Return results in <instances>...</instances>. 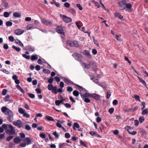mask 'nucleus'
I'll return each instance as SVG.
<instances>
[{
  "instance_id": "1",
  "label": "nucleus",
  "mask_w": 148,
  "mask_h": 148,
  "mask_svg": "<svg viewBox=\"0 0 148 148\" xmlns=\"http://www.w3.org/2000/svg\"><path fill=\"white\" fill-rule=\"evenodd\" d=\"M2 112L8 116L7 119L10 122H12L13 119V114L9 109L3 106L1 108Z\"/></svg>"
},
{
  "instance_id": "2",
  "label": "nucleus",
  "mask_w": 148,
  "mask_h": 148,
  "mask_svg": "<svg viewBox=\"0 0 148 148\" xmlns=\"http://www.w3.org/2000/svg\"><path fill=\"white\" fill-rule=\"evenodd\" d=\"M65 29V28L64 27L62 26H58L56 29V31L58 33L64 36V35Z\"/></svg>"
},
{
  "instance_id": "3",
  "label": "nucleus",
  "mask_w": 148,
  "mask_h": 148,
  "mask_svg": "<svg viewBox=\"0 0 148 148\" xmlns=\"http://www.w3.org/2000/svg\"><path fill=\"white\" fill-rule=\"evenodd\" d=\"M7 134H9L13 135L15 134V130L13 126L11 125H8V129L6 131Z\"/></svg>"
},
{
  "instance_id": "4",
  "label": "nucleus",
  "mask_w": 148,
  "mask_h": 148,
  "mask_svg": "<svg viewBox=\"0 0 148 148\" xmlns=\"http://www.w3.org/2000/svg\"><path fill=\"white\" fill-rule=\"evenodd\" d=\"M19 113L23 115V116L26 118H29L30 117L29 114L27 113L24 109L22 108H19Z\"/></svg>"
},
{
  "instance_id": "5",
  "label": "nucleus",
  "mask_w": 148,
  "mask_h": 148,
  "mask_svg": "<svg viewBox=\"0 0 148 148\" xmlns=\"http://www.w3.org/2000/svg\"><path fill=\"white\" fill-rule=\"evenodd\" d=\"M119 7L120 10H123L126 8V0H122L121 2L118 3Z\"/></svg>"
},
{
  "instance_id": "6",
  "label": "nucleus",
  "mask_w": 148,
  "mask_h": 148,
  "mask_svg": "<svg viewBox=\"0 0 148 148\" xmlns=\"http://www.w3.org/2000/svg\"><path fill=\"white\" fill-rule=\"evenodd\" d=\"M73 56L76 60L80 61L82 63V60L83 58L82 56L79 54H78L76 53H74L73 54Z\"/></svg>"
},
{
  "instance_id": "7",
  "label": "nucleus",
  "mask_w": 148,
  "mask_h": 148,
  "mask_svg": "<svg viewBox=\"0 0 148 148\" xmlns=\"http://www.w3.org/2000/svg\"><path fill=\"white\" fill-rule=\"evenodd\" d=\"M12 79L14 81L15 83L17 84L16 85V87L18 89V77L16 75H14L12 76Z\"/></svg>"
},
{
  "instance_id": "8",
  "label": "nucleus",
  "mask_w": 148,
  "mask_h": 148,
  "mask_svg": "<svg viewBox=\"0 0 148 148\" xmlns=\"http://www.w3.org/2000/svg\"><path fill=\"white\" fill-rule=\"evenodd\" d=\"M63 19L64 21L66 23H69L71 22L72 19L69 17H67L66 16L63 15Z\"/></svg>"
},
{
  "instance_id": "9",
  "label": "nucleus",
  "mask_w": 148,
  "mask_h": 148,
  "mask_svg": "<svg viewBox=\"0 0 148 148\" xmlns=\"http://www.w3.org/2000/svg\"><path fill=\"white\" fill-rule=\"evenodd\" d=\"M41 21L42 23L47 25H51L52 24V22L43 18L41 19Z\"/></svg>"
},
{
  "instance_id": "10",
  "label": "nucleus",
  "mask_w": 148,
  "mask_h": 148,
  "mask_svg": "<svg viewBox=\"0 0 148 148\" xmlns=\"http://www.w3.org/2000/svg\"><path fill=\"white\" fill-rule=\"evenodd\" d=\"M64 81L68 85L71 84L72 85H75V84L73 82L68 79L64 78Z\"/></svg>"
},
{
  "instance_id": "11",
  "label": "nucleus",
  "mask_w": 148,
  "mask_h": 148,
  "mask_svg": "<svg viewBox=\"0 0 148 148\" xmlns=\"http://www.w3.org/2000/svg\"><path fill=\"white\" fill-rule=\"evenodd\" d=\"M23 141H26V144L27 145L31 144V140L30 138L29 137L26 138L25 139H23Z\"/></svg>"
},
{
  "instance_id": "12",
  "label": "nucleus",
  "mask_w": 148,
  "mask_h": 148,
  "mask_svg": "<svg viewBox=\"0 0 148 148\" xmlns=\"http://www.w3.org/2000/svg\"><path fill=\"white\" fill-rule=\"evenodd\" d=\"M89 133L92 136H96L97 137H100V135L98 134L95 131H90Z\"/></svg>"
},
{
  "instance_id": "13",
  "label": "nucleus",
  "mask_w": 148,
  "mask_h": 148,
  "mask_svg": "<svg viewBox=\"0 0 148 148\" xmlns=\"http://www.w3.org/2000/svg\"><path fill=\"white\" fill-rule=\"evenodd\" d=\"M132 5L130 3H127L126 1V7L128 9V10H127L128 11H132Z\"/></svg>"
},
{
  "instance_id": "14",
  "label": "nucleus",
  "mask_w": 148,
  "mask_h": 148,
  "mask_svg": "<svg viewBox=\"0 0 148 148\" xmlns=\"http://www.w3.org/2000/svg\"><path fill=\"white\" fill-rule=\"evenodd\" d=\"M88 64L90 67L91 66L93 69H95L96 68V65L94 61H91Z\"/></svg>"
},
{
  "instance_id": "15",
  "label": "nucleus",
  "mask_w": 148,
  "mask_h": 148,
  "mask_svg": "<svg viewBox=\"0 0 148 148\" xmlns=\"http://www.w3.org/2000/svg\"><path fill=\"white\" fill-rule=\"evenodd\" d=\"M25 49L29 51H32V52H34L35 50L34 47L33 46L30 45L27 46Z\"/></svg>"
},
{
  "instance_id": "16",
  "label": "nucleus",
  "mask_w": 148,
  "mask_h": 148,
  "mask_svg": "<svg viewBox=\"0 0 148 148\" xmlns=\"http://www.w3.org/2000/svg\"><path fill=\"white\" fill-rule=\"evenodd\" d=\"M36 28V27H35L33 24H29L28 25L27 27V30H30L31 29H34Z\"/></svg>"
},
{
  "instance_id": "17",
  "label": "nucleus",
  "mask_w": 148,
  "mask_h": 148,
  "mask_svg": "<svg viewBox=\"0 0 148 148\" xmlns=\"http://www.w3.org/2000/svg\"><path fill=\"white\" fill-rule=\"evenodd\" d=\"M91 97H92L96 100H99L100 99L99 96V95L95 94L93 93L91 94Z\"/></svg>"
},
{
  "instance_id": "18",
  "label": "nucleus",
  "mask_w": 148,
  "mask_h": 148,
  "mask_svg": "<svg viewBox=\"0 0 148 148\" xmlns=\"http://www.w3.org/2000/svg\"><path fill=\"white\" fill-rule=\"evenodd\" d=\"M80 95L82 97H86V98H88L89 97H91V94H88L87 92L85 93L84 95H83L81 93L80 94Z\"/></svg>"
},
{
  "instance_id": "19",
  "label": "nucleus",
  "mask_w": 148,
  "mask_h": 148,
  "mask_svg": "<svg viewBox=\"0 0 148 148\" xmlns=\"http://www.w3.org/2000/svg\"><path fill=\"white\" fill-rule=\"evenodd\" d=\"M12 13V12L11 11L9 12H5L3 13V16L5 18H8L9 17L10 14Z\"/></svg>"
},
{
  "instance_id": "20",
  "label": "nucleus",
  "mask_w": 148,
  "mask_h": 148,
  "mask_svg": "<svg viewBox=\"0 0 148 148\" xmlns=\"http://www.w3.org/2000/svg\"><path fill=\"white\" fill-rule=\"evenodd\" d=\"M38 58V56L36 55H32V56L31 59L32 61L37 60Z\"/></svg>"
},
{
  "instance_id": "21",
  "label": "nucleus",
  "mask_w": 148,
  "mask_h": 148,
  "mask_svg": "<svg viewBox=\"0 0 148 148\" xmlns=\"http://www.w3.org/2000/svg\"><path fill=\"white\" fill-rule=\"evenodd\" d=\"M45 119L49 121H54V120L53 119V118L51 116H49L48 115H46L45 116Z\"/></svg>"
},
{
  "instance_id": "22",
  "label": "nucleus",
  "mask_w": 148,
  "mask_h": 148,
  "mask_svg": "<svg viewBox=\"0 0 148 148\" xmlns=\"http://www.w3.org/2000/svg\"><path fill=\"white\" fill-rule=\"evenodd\" d=\"M97 84L101 86L104 90L106 88L107 86L105 84L103 83H99Z\"/></svg>"
},
{
  "instance_id": "23",
  "label": "nucleus",
  "mask_w": 148,
  "mask_h": 148,
  "mask_svg": "<svg viewBox=\"0 0 148 148\" xmlns=\"http://www.w3.org/2000/svg\"><path fill=\"white\" fill-rule=\"evenodd\" d=\"M73 47H77L79 45L78 42L77 41H74L73 42Z\"/></svg>"
},
{
  "instance_id": "24",
  "label": "nucleus",
  "mask_w": 148,
  "mask_h": 148,
  "mask_svg": "<svg viewBox=\"0 0 148 148\" xmlns=\"http://www.w3.org/2000/svg\"><path fill=\"white\" fill-rule=\"evenodd\" d=\"M57 87L56 86H54L53 87V88L52 90V92L54 93L55 94H56L58 93V92L57 91Z\"/></svg>"
},
{
  "instance_id": "25",
  "label": "nucleus",
  "mask_w": 148,
  "mask_h": 148,
  "mask_svg": "<svg viewBox=\"0 0 148 148\" xmlns=\"http://www.w3.org/2000/svg\"><path fill=\"white\" fill-rule=\"evenodd\" d=\"M114 15L116 17H118L120 19H121L123 18V16H122L119 13H116L114 14Z\"/></svg>"
},
{
  "instance_id": "26",
  "label": "nucleus",
  "mask_w": 148,
  "mask_h": 148,
  "mask_svg": "<svg viewBox=\"0 0 148 148\" xmlns=\"http://www.w3.org/2000/svg\"><path fill=\"white\" fill-rule=\"evenodd\" d=\"M82 98V99L86 103H90V100L88 98L84 97Z\"/></svg>"
},
{
  "instance_id": "27",
  "label": "nucleus",
  "mask_w": 148,
  "mask_h": 148,
  "mask_svg": "<svg viewBox=\"0 0 148 148\" xmlns=\"http://www.w3.org/2000/svg\"><path fill=\"white\" fill-rule=\"evenodd\" d=\"M79 124L77 123H75L74 124V125L73 126V129L75 130V128H79Z\"/></svg>"
},
{
  "instance_id": "28",
  "label": "nucleus",
  "mask_w": 148,
  "mask_h": 148,
  "mask_svg": "<svg viewBox=\"0 0 148 148\" xmlns=\"http://www.w3.org/2000/svg\"><path fill=\"white\" fill-rule=\"evenodd\" d=\"M9 125L7 124H4L2 125V126L3 128L5 130L7 131L8 129Z\"/></svg>"
},
{
  "instance_id": "29",
  "label": "nucleus",
  "mask_w": 148,
  "mask_h": 148,
  "mask_svg": "<svg viewBox=\"0 0 148 148\" xmlns=\"http://www.w3.org/2000/svg\"><path fill=\"white\" fill-rule=\"evenodd\" d=\"M67 45L70 46L71 47H73V42L70 40L66 42Z\"/></svg>"
},
{
  "instance_id": "30",
  "label": "nucleus",
  "mask_w": 148,
  "mask_h": 148,
  "mask_svg": "<svg viewBox=\"0 0 148 148\" xmlns=\"http://www.w3.org/2000/svg\"><path fill=\"white\" fill-rule=\"evenodd\" d=\"M84 54L88 57H91L90 52L87 50H85L84 51Z\"/></svg>"
},
{
  "instance_id": "31",
  "label": "nucleus",
  "mask_w": 148,
  "mask_h": 148,
  "mask_svg": "<svg viewBox=\"0 0 148 148\" xmlns=\"http://www.w3.org/2000/svg\"><path fill=\"white\" fill-rule=\"evenodd\" d=\"M82 66L85 69H89L90 67L89 65V64L86 65L84 63H82Z\"/></svg>"
},
{
  "instance_id": "32",
  "label": "nucleus",
  "mask_w": 148,
  "mask_h": 148,
  "mask_svg": "<svg viewBox=\"0 0 148 148\" xmlns=\"http://www.w3.org/2000/svg\"><path fill=\"white\" fill-rule=\"evenodd\" d=\"M27 145L25 142H24L21 143L19 146L20 147H26Z\"/></svg>"
},
{
  "instance_id": "33",
  "label": "nucleus",
  "mask_w": 148,
  "mask_h": 148,
  "mask_svg": "<svg viewBox=\"0 0 148 148\" xmlns=\"http://www.w3.org/2000/svg\"><path fill=\"white\" fill-rule=\"evenodd\" d=\"M69 12L72 14L74 15L75 14L76 12L75 10L72 8H70L69 10Z\"/></svg>"
},
{
  "instance_id": "34",
  "label": "nucleus",
  "mask_w": 148,
  "mask_h": 148,
  "mask_svg": "<svg viewBox=\"0 0 148 148\" xmlns=\"http://www.w3.org/2000/svg\"><path fill=\"white\" fill-rule=\"evenodd\" d=\"M79 93L77 90H74L73 92V94L75 97H77L79 95Z\"/></svg>"
},
{
  "instance_id": "35",
  "label": "nucleus",
  "mask_w": 148,
  "mask_h": 148,
  "mask_svg": "<svg viewBox=\"0 0 148 148\" xmlns=\"http://www.w3.org/2000/svg\"><path fill=\"white\" fill-rule=\"evenodd\" d=\"M93 41L94 43L97 45L99 47V45L97 40H96L94 37H92Z\"/></svg>"
},
{
  "instance_id": "36",
  "label": "nucleus",
  "mask_w": 148,
  "mask_h": 148,
  "mask_svg": "<svg viewBox=\"0 0 148 148\" xmlns=\"http://www.w3.org/2000/svg\"><path fill=\"white\" fill-rule=\"evenodd\" d=\"M53 87V86L52 84H49L47 86L48 89L49 90H51Z\"/></svg>"
},
{
  "instance_id": "37",
  "label": "nucleus",
  "mask_w": 148,
  "mask_h": 148,
  "mask_svg": "<svg viewBox=\"0 0 148 148\" xmlns=\"http://www.w3.org/2000/svg\"><path fill=\"white\" fill-rule=\"evenodd\" d=\"M148 111L147 109H146L143 110L142 111V114L145 115L148 114Z\"/></svg>"
},
{
  "instance_id": "38",
  "label": "nucleus",
  "mask_w": 148,
  "mask_h": 148,
  "mask_svg": "<svg viewBox=\"0 0 148 148\" xmlns=\"http://www.w3.org/2000/svg\"><path fill=\"white\" fill-rule=\"evenodd\" d=\"M53 134L55 136V137L56 138H58L59 136V135L58 133H57L56 131L54 132L53 133Z\"/></svg>"
},
{
  "instance_id": "39",
  "label": "nucleus",
  "mask_w": 148,
  "mask_h": 148,
  "mask_svg": "<svg viewBox=\"0 0 148 148\" xmlns=\"http://www.w3.org/2000/svg\"><path fill=\"white\" fill-rule=\"evenodd\" d=\"M19 135L21 137V140H22L23 139H25V134L23 133H20L19 134Z\"/></svg>"
},
{
  "instance_id": "40",
  "label": "nucleus",
  "mask_w": 148,
  "mask_h": 148,
  "mask_svg": "<svg viewBox=\"0 0 148 148\" xmlns=\"http://www.w3.org/2000/svg\"><path fill=\"white\" fill-rule=\"evenodd\" d=\"M92 2L95 5L97 8H99L100 7V5L98 2H96L95 1H93Z\"/></svg>"
},
{
  "instance_id": "41",
  "label": "nucleus",
  "mask_w": 148,
  "mask_h": 148,
  "mask_svg": "<svg viewBox=\"0 0 148 148\" xmlns=\"http://www.w3.org/2000/svg\"><path fill=\"white\" fill-rule=\"evenodd\" d=\"M40 137L43 139L45 138H46V134L44 133H41L40 135Z\"/></svg>"
},
{
  "instance_id": "42",
  "label": "nucleus",
  "mask_w": 148,
  "mask_h": 148,
  "mask_svg": "<svg viewBox=\"0 0 148 148\" xmlns=\"http://www.w3.org/2000/svg\"><path fill=\"white\" fill-rule=\"evenodd\" d=\"M12 24V23L10 21H7L6 23V25L8 27L11 26Z\"/></svg>"
},
{
  "instance_id": "43",
  "label": "nucleus",
  "mask_w": 148,
  "mask_h": 148,
  "mask_svg": "<svg viewBox=\"0 0 148 148\" xmlns=\"http://www.w3.org/2000/svg\"><path fill=\"white\" fill-rule=\"evenodd\" d=\"M28 95L32 99H34L35 97V95L34 94L31 93H28Z\"/></svg>"
},
{
  "instance_id": "44",
  "label": "nucleus",
  "mask_w": 148,
  "mask_h": 148,
  "mask_svg": "<svg viewBox=\"0 0 148 148\" xmlns=\"http://www.w3.org/2000/svg\"><path fill=\"white\" fill-rule=\"evenodd\" d=\"M145 119L143 116H141L139 118V121L140 123H142L144 121Z\"/></svg>"
},
{
  "instance_id": "45",
  "label": "nucleus",
  "mask_w": 148,
  "mask_h": 148,
  "mask_svg": "<svg viewBox=\"0 0 148 148\" xmlns=\"http://www.w3.org/2000/svg\"><path fill=\"white\" fill-rule=\"evenodd\" d=\"M8 39L10 41L12 42H13L14 40V38L12 36H9L8 37Z\"/></svg>"
},
{
  "instance_id": "46",
  "label": "nucleus",
  "mask_w": 148,
  "mask_h": 148,
  "mask_svg": "<svg viewBox=\"0 0 148 148\" xmlns=\"http://www.w3.org/2000/svg\"><path fill=\"white\" fill-rule=\"evenodd\" d=\"M75 85L77 87L78 89L80 90V91H82L83 90V87H81V86H80L79 85L77 84H75Z\"/></svg>"
},
{
  "instance_id": "47",
  "label": "nucleus",
  "mask_w": 148,
  "mask_h": 148,
  "mask_svg": "<svg viewBox=\"0 0 148 148\" xmlns=\"http://www.w3.org/2000/svg\"><path fill=\"white\" fill-rule=\"evenodd\" d=\"M25 129L27 130H31V127L29 125L27 124L25 126Z\"/></svg>"
},
{
  "instance_id": "48",
  "label": "nucleus",
  "mask_w": 148,
  "mask_h": 148,
  "mask_svg": "<svg viewBox=\"0 0 148 148\" xmlns=\"http://www.w3.org/2000/svg\"><path fill=\"white\" fill-rule=\"evenodd\" d=\"M14 142L16 143H18V137L17 136L15 137L14 140Z\"/></svg>"
},
{
  "instance_id": "49",
  "label": "nucleus",
  "mask_w": 148,
  "mask_h": 148,
  "mask_svg": "<svg viewBox=\"0 0 148 148\" xmlns=\"http://www.w3.org/2000/svg\"><path fill=\"white\" fill-rule=\"evenodd\" d=\"M23 56L27 59L29 60L30 58V56L29 55H27L25 54H23Z\"/></svg>"
},
{
  "instance_id": "50",
  "label": "nucleus",
  "mask_w": 148,
  "mask_h": 148,
  "mask_svg": "<svg viewBox=\"0 0 148 148\" xmlns=\"http://www.w3.org/2000/svg\"><path fill=\"white\" fill-rule=\"evenodd\" d=\"M114 108H111L108 110V112L110 114H112L114 111Z\"/></svg>"
},
{
  "instance_id": "51",
  "label": "nucleus",
  "mask_w": 148,
  "mask_h": 148,
  "mask_svg": "<svg viewBox=\"0 0 148 148\" xmlns=\"http://www.w3.org/2000/svg\"><path fill=\"white\" fill-rule=\"evenodd\" d=\"M10 97V96L8 95L5 97V98H4V100L5 101H7L9 100Z\"/></svg>"
},
{
  "instance_id": "52",
  "label": "nucleus",
  "mask_w": 148,
  "mask_h": 148,
  "mask_svg": "<svg viewBox=\"0 0 148 148\" xmlns=\"http://www.w3.org/2000/svg\"><path fill=\"white\" fill-rule=\"evenodd\" d=\"M13 137L14 136H9L7 138L6 140L8 141H9L13 138Z\"/></svg>"
},
{
  "instance_id": "53",
  "label": "nucleus",
  "mask_w": 148,
  "mask_h": 148,
  "mask_svg": "<svg viewBox=\"0 0 148 148\" xmlns=\"http://www.w3.org/2000/svg\"><path fill=\"white\" fill-rule=\"evenodd\" d=\"M65 137L67 138H68L71 137V135L68 133H66L65 134Z\"/></svg>"
},
{
  "instance_id": "54",
  "label": "nucleus",
  "mask_w": 148,
  "mask_h": 148,
  "mask_svg": "<svg viewBox=\"0 0 148 148\" xmlns=\"http://www.w3.org/2000/svg\"><path fill=\"white\" fill-rule=\"evenodd\" d=\"M76 6L80 10H82V7L80 4H77L76 5Z\"/></svg>"
},
{
  "instance_id": "55",
  "label": "nucleus",
  "mask_w": 148,
  "mask_h": 148,
  "mask_svg": "<svg viewBox=\"0 0 148 148\" xmlns=\"http://www.w3.org/2000/svg\"><path fill=\"white\" fill-rule=\"evenodd\" d=\"M65 145L64 143H61L59 144V148H63Z\"/></svg>"
},
{
  "instance_id": "56",
  "label": "nucleus",
  "mask_w": 148,
  "mask_h": 148,
  "mask_svg": "<svg viewBox=\"0 0 148 148\" xmlns=\"http://www.w3.org/2000/svg\"><path fill=\"white\" fill-rule=\"evenodd\" d=\"M134 97L136 101H140L139 97V96L136 95H134Z\"/></svg>"
},
{
  "instance_id": "57",
  "label": "nucleus",
  "mask_w": 148,
  "mask_h": 148,
  "mask_svg": "<svg viewBox=\"0 0 148 148\" xmlns=\"http://www.w3.org/2000/svg\"><path fill=\"white\" fill-rule=\"evenodd\" d=\"M64 105L66 108H70L71 107V105L69 103L64 104Z\"/></svg>"
},
{
  "instance_id": "58",
  "label": "nucleus",
  "mask_w": 148,
  "mask_h": 148,
  "mask_svg": "<svg viewBox=\"0 0 148 148\" xmlns=\"http://www.w3.org/2000/svg\"><path fill=\"white\" fill-rule=\"evenodd\" d=\"M64 5L65 7L69 8L70 7V4L68 2H66L64 3Z\"/></svg>"
},
{
  "instance_id": "59",
  "label": "nucleus",
  "mask_w": 148,
  "mask_h": 148,
  "mask_svg": "<svg viewBox=\"0 0 148 148\" xmlns=\"http://www.w3.org/2000/svg\"><path fill=\"white\" fill-rule=\"evenodd\" d=\"M35 91L38 94H40L41 93V90L39 88H37L36 89Z\"/></svg>"
},
{
  "instance_id": "60",
  "label": "nucleus",
  "mask_w": 148,
  "mask_h": 148,
  "mask_svg": "<svg viewBox=\"0 0 148 148\" xmlns=\"http://www.w3.org/2000/svg\"><path fill=\"white\" fill-rule=\"evenodd\" d=\"M53 78L51 77L48 80V82L49 83L52 84L53 83Z\"/></svg>"
},
{
  "instance_id": "61",
  "label": "nucleus",
  "mask_w": 148,
  "mask_h": 148,
  "mask_svg": "<svg viewBox=\"0 0 148 148\" xmlns=\"http://www.w3.org/2000/svg\"><path fill=\"white\" fill-rule=\"evenodd\" d=\"M67 91L71 92L73 90V88L71 87H67Z\"/></svg>"
},
{
  "instance_id": "62",
  "label": "nucleus",
  "mask_w": 148,
  "mask_h": 148,
  "mask_svg": "<svg viewBox=\"0 0 148 148\" xmlns=\"http://www.w3.org/2000/svg\"><path fill=\"white\" fill-rule=\"evenodd\" d=\"M118 103V101L116 99H115V100H114L113 101V102H112L113 104V105H115V106H116V105H117V104Z\"/></svg>"
},
{
  "instance_id": "63",
  "label": "nucleus",
  "mask_w": 148,
  "mask_h": 148,
  "mask_svg": "<svg viewBox=\"0 0 148 148\" xmlns=\"http://www.w3.org/2000/svg\"><path fill=\"white\" fill-rule=\"evenodd\" d=\"M92 53L94 55H96L97 53V51L96 49H93L92 50Z\"/></svg>"
},
{
  "instance_id": "64",
  "label": "nucleus",
  "mask_w": 148,
  "mask_h": 148,
  "mask_svg": "<svg viewBox=\"0 0 148 148\" xmlns=\"http://www.w3.org/2000/svg\"><path fill=\"white\" fill-rule=\"evenodd\" d=\"M55 103L56 105L57 106H59L61 104L59 100H56L55 102Z\"/></svg>"
}]
</instances>
